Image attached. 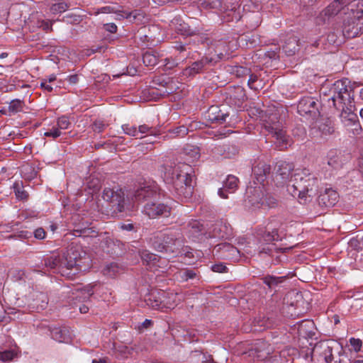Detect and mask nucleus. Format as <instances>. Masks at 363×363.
Returning <instances> with one entry per match:
<instances>
[{"instance_id": "ea45409f", "label": "nucleus", "mask_w": 363, "mask_h": 363, "mask_svg": "<svg viewBox=\"0 0 363 363\" xmlns=\"http://www.w3.org/2000/svg\"><path fill=\"white\" fill-rule=\"evenodd\" d=\"M69 7V5L65 1H60L56 4H54L50 7V11L55 13H60L67 11Z\"/></svg>"}, {"instance_id": "e2e57ef3", "label": "nucleus", "mask_w": 363, "mask_h": 363, "mask_svg": "<svg viewBox=\"0 0 363 363\" xmlns=\"http://www.w3.org/2000/svg\"><path fill=\"white\" fill-rule=\"evenodd\" d=\"M349 245L355 250H359L361 248L360 243L356 238H352L349 242Z\"/></svg>"}, {"instance_id": "ddd939ff", "label": "nucleus", "mask_w": 363, "mask_h": 363, "mask_svg": "<svg viewBox=\"0 0 363 363\" xmlns=\"http://www.w3.org/2000/svg\"><path fill=\"white\" fill-rule=\"evenodd\" d=\"M294 169V164L292 162L279 161L275 167L274 181L277 186H282L286 183L289 178L292 177L291 172Z\"/></svg>"}, {"instance_id": "a878e982", "label": "nucleus", "mask_w": 363, "mask_h": 363, "mask_svg": "<svg viewBox=\"0 0 363 363\" xmlns=\"http://www.w3.org/2000/svg\"><path fill=\"white\" fill-rule=\"evenodd\" d=\"M262 282L271 291H277L278 288L286 280V277L281 276L277 277L271 274H267L261 278Z\"/></svg>"}, {"instance_id": "37998d69", "label": "nucleus", "mask_w": 363, "mask_h": 363, "mask_svg": "<svg viewBox=\"0 0 363 363\" xmlns=\"http://www.w3.org/2000/svg\"><path fill=\"white\" fill-rule=\"evenodd\" d=\"M191 362L192 363H205L206 357L205 355L200 351L196 350L191 353Z\"/></svg>"}, {"instance_id": "4be33fe9", "label": "nucleus", "mask_w": 363, "mask_h": 363, "mask_svg": "<svg viewBox=\"0 0 363 363\" xmlns=\"http://www.w3.org/2000/svg\"><path fill=\"white\" fill-rule=\"evenodd\" d=\"M301 46L303 44L299 38L294 35H290L285 40L282 49L288 56H292L299 50Z\"/></svg>"}, {"instance_id": "b1692460", "label": "nucleus", "mask_w": 363, "mask_h": 363, "mask_svg": "<svg viewBox=\"0 0 363 363\" xmlns=\"http://www.w3.org/2000/svg\"><path fill=\"white\" fill-rule=\"evenodd\" d=\"M238 179L233 175H228L224 181L223 188L218 189V195L223 199H227L226 192L233 193L238 187Z\"/></svg>"}, {"instance_id": "5fc2aeb1", "label": "nucleus", "mask_w": 363, "mask_h": 363, "mask_svg": "<svg viewBox=\"0 0 363 363\" xmlns=\"http://www.w3.org/2000/svg\"><path fill=\"white\" fill-rule=\"evenodd\" d=\"M106 127V124L101 121H96L92 124V130L94 132L101 133L102 132Z\"/></svg>"}, {"instance_id": "1a4fd4ad", "label": "nucleus", "mask_w": 363, "mask_h": 363, "mask_svg": "<svg viewBox=\"0 0 363 363\" xmlns=\"http://www.w3.org/2000/svg\"><path fill=\"white\" fill-rule=\"evenodd\" d=\"M339 201L338 193L331 188H327L320 192L317 198L316 203L311 209V213L316 217L325 213L333 207Z\"/></svg>"}, {"instance_id": "a18cd8bd", "label": "nucleus", "mask_w": 363, "mask_h": 363, "mask_svg": "<svg viewBox=\"0 0 363 363\" xmlns=\"http://www.w3.org/2000/svg\"><path fill=\"white\" fill-rule=\"evenodd\" d=\"M277 200L272 196L269 194H264L262 201L263 208H273L276 206Z\"/></svg>"}, {"instance_id": "774afa93", "label": "nucleus", "mask_w": 363, "mask_h": 363, "mask_svg": "<svg viewBox=\"0 0 363 363\" xmlns=\"http://www.w3.org/2000/svg\"><path fill=\"white\" fill-rule=\"evenodd\" d=\"M67 80L69 84H75L79 82V77L77 74H72L67 77Z\"/></svg>"}, {"instance_id": "7c9ffc66", "label": "nucleus", "mask_w": 363, "mask_h": 363, "mask_svg": "<svg viewBox=\"0 0 363 363\" xmlns=\"http://www.w3.org/2000/svg\"><path fill=\"white\" fill-rule=\"evenodd\" d=\"M49 330L51 337L59 342H65L69 339L68 331L65 328H50Z\"/></svg>"}, {"instance_id": "f257e3e1", "label": "nucleus", "mask_w": 363, "mask_h": 363, "mask_svg": "<svg viewBox=\"0 0 363 363\" xmlns=\"http://www.w3.org/2000/svg\"><path fill=\"white\" fill-rule=\"evenodd\" d=\"M157 188L155 186H144L137 189L131 194V200L129 196H125L122 189L114 186L113 188L105 187L102 191L103 199L111 204L115 213H125L130 211L133 208L134 202H145L143 212L150 218L157 217L167 218L171 214L172 207L168 204L156 202L158 197Z\"/></svg>"}, {"instance_id": "58836bf2", "label": "nucleus", "mask_w": 363, "mask_h": 363, "mask_svg": "<svg viewBox=\"0 0 363 363\" xmlns=\"http://www.w3.org/2000/svg\"><path fill=\"white\" fill-rule=\"evenodd\" d=\"M13 191H14L15 195L18 199H20V200L27 199L28 194L24 190L23 186H22L21 183L20 184L18 182H15L13 184Z\"/></svg>"}, {"instance_id": "aec40b11", "label": "nucleus", "mask_w": 363, "mask_h": 363, "mask_svg": "<svg viewBox=\"0 0 363 363\" xmlns=\"http://www.w3.org/2000/svg\"><path fill=\"white\" fill-rule=\"evenodd\" d=\"M208 55L215 58L216 61L214 63L223 59L228 55L225 42L223 40L211 41Z\"/></svg>"}, {"instance_id": "bb28decb", "label": "nucleus", "mask_w": 363, "mask_h": 363, "mask_svg": "<svg viewBox=\"0 0 363 363\" xmlns=\"http://www.w3.org/2000/svg\"><path fill=\"white\" fill-rule=\"evenodd\" d=\"M250 352L252 354L255 352L258 358H264L266 355L270 354L271 349L269 345L266 341L260 339L256 340Z\"/></svg>"}, {"instance_id": "8fccbe9b", "label": "nucleus", "mask_w": 363, "mask_h": 363, "mask_svg": "<svg viewBox=\"0 0 363 363\" xmlns=\"http://www.w3.org/2000/svg\"><path fill=\"white\" fill-rule=\"evenodd\" d=\"M62 134V132L59 130V128L57 126H53L52 128L48 130L45 133L44 135L45 137H51L54 139L60 137Z\"/></svg>"}, {"instance_id": "79ce46f5", "label": "nucleus", "mask_w": 363, "mask_h": 363, "mask_svg": "<svg viewBox=\"0 0 363 363\" xmlns=\"http://www.w3.org/2000/svg\"><path fill=\"white\" fill-rule=\"evenodd\" d=\"M56 126L59 128L60 131L62 130H67L71 126V122L67 116H62L57 118Z\"/></svg>"}, {"instance_id": "09e8293b", "label": "nucleus", "mask_w": 363, "mask_h": 363, "mask_svg": "<svg viewBox=\"0 0 363 363\" xmlns=\"http://www.w3.org/2000/svg\"><path fill=\"white\" fill-rule=\"evenodd\" d=\"M257 326L263 328V329L270 328L273 327V322L269 318L263 317L262 319L256 320Z\"/></svg>"}, {"instance_id": "473e14b6", "label": "nucleus", "mask_w": 363, "mask_h": 363, "mask_svg": "<svg viewBox=\"0 0 363 363\" xmlns=\"http://www.w3.org/2000/svg\"><path fill=\"white\" fill-rule=\"evenodd\" d=\"M143 61L146 66H155L159 62V55L153 51H147L143 55Z\"/></svg>"}, {"instance_id": "2eb2a0df", "label": "nucleus", "mask_w": 363, "mask_h": 363, "mask_svg": "<svg viewBox=\"0 0 363 363\" xmlns=\"http://www.w3.org/2000/svg\"><path fill=\"white\" fill-rule=\"evenodd\" d=\"M216 61L213 57L204 56L201 60L193 62L190 66L183 71V74L186 77H194V75L202 72L209 66L213 65Z\"/></svg>"}, {"instance_id": "6ab92c4d", "label": "nucleus", "mask_w": 363, "mask_h": 363, "mask_svg": "<svg viewBox=\"0 0 363 363\" xmlns=\"http://www.w3.org/2000/svg\"><path fill=\"white\" fill-rule=\"evenodd\" d=\"M239 6V0H223L220 12L226 14L224 18H230L227 21L239 20V12L237 11Z\"/></svg>"}, {"instance_id": "bf43d9fd", "label": "nucleus", "mask_w": 363, "mask_h": 363, "mask_svg": "<svg viewBox=\"0 0 363 363\" xmlns=\"http://www.w3.org/2000/svg\"><path fill=\"white\" fill-rule=\"evenodd\" d=\"M280 48H275L274 50H267L265 52V56L270 59H277L279 57V52Z\"/></svg>"}, {"instance_id": "49530a36", "label": "nucleus", "mask_w": 363, "mask_h": 363, "mask_svg": "<svg viewBox=\"0 0 363 363\" xmlns=\"http://www.w3.org/2000/svg\"><path fill=\"white\" fill-rule=\"evenodd\" d=\"M16 355V353L11 350L0 352V360L7 362L12 360Z\"/></svg>"}, {"instance_id": "f3484780", "label": "nucleus", "mask_w": 363, "mask_h": 363, "mask_svg": "<svg viewBox=\"0 0 363 363\" xmlns=\"http://www.w3.org/2000/svg\"><path fill=\"white\" fill-rule=\"evenodd\" d=\"M264 193L260 187L250 188L247 191L245 202L255 208H263Z\"/></svg>"}, {"instance_id": "cd10ccee", "label": "nucleus", "mask_w": 363, "mask_h": 363, "mask_svg": "<svg viewBox=\"0 0 363 363\" xmlns=\"http://www.w3.org/2000/svg\"><path fill=\"white\" fill-rule=\"evenodd\" d=\"M160 292L152 291L145 298V301L147 306L154 309H160L162 308L163 303Z\"/></svg>"}, {"instance_id": "69168bd1", "label": "nucleus", "mask_w": 363, "mask_h": 363, "mask_svg": "<svg viewBox=\"0 0 363 363\" xmlns=\"http://www.w3.org/2000/svg\"><path fill=\"white\" fill-rule=\"evenodd\" d=\"M181 28H177L178 31L181 33L182 35H189L190 33L189 32L188 26L186 24H180Z\"/></svg>"}, {"instance_id": "9b49d317", "label": "nucleus", "mask_w": 363, "mask_h": 363, "mask_svg": "<svg viewBox=\"0 0 363 363\" xmlns=\"http://www.w3.org/2000/svg\"><path fill=\"white\" fill-rule=\"evenodd\" d=\"M337 347V344L330 340H323L317 342L311 352V360L316 359L318 361L324 360L326 363H333L334 356L333 350Z\"/></svg>"}, {"instance_id": "a19ab883", "label": "nucleus", "mask_w": 363, "mask_h": 363, "mask_svg": "<svg viewBox=\"0 0 363 363\" xmlns=\"http://www.w3.org/2000/svg\"><path fill=\"white\" fill-rule=\"evenodd\" d=\"M138 134H150L151 135H158L159 130H157L155 128H153L152 126H149L147 124L140 125L138 128Z\"/></svg>"}, {"instance_id": "7ed1b4c3", "label": "nucleus", "mask_w": 363, "mask_h": 363, "mask_svg": "<svg viewBox=\"0 0 363 363\" xmlns=\"http://www.w3.org/2000/svg\"><path fill=\"white\" fill-rule=\"evenodd\" d=\"M354 84L345 78L335 82L329 89L328 106L338 113L344 123H354L358 118L354 113Z\"/></svg>"}, {"instance_id": "72a5a7b5", "label": "nucleus", "mask_w": 363, "mask_h": 363, "mask_svg": "<svg viewBox=\"0 0 363 363\" xmlns=\"http://www.w3.org/2000/svg\"><path fill=\"white\" fill-rule=\"evenodd\" d=\"M188 131V128L184 125L177 127L176 128L170 130L169 133L164 136V140L176 137H184L187 135Z\"/></svg>"}, {"instance_id": "4d7b16f0", "label": "nucleus", "mask_w": 363, "mask_h": 363, "mask_svg": "<svg viewBox=\"0 0 363 363\" xmlns=\"http://www.w3.org/2000/svg\"><path fill=\"white\" fill-rule=\"evenodd\" d=\"M196 38L199 43L206 45L208 48L211 46V41H213L210 38L206 35H198Z\"/></svg>"}, {"instance_id": "de8ad7c7", "label": "nucleus", "mask_w": 363, "mask_h": 363, "mask_svg": "<svg viewBox=\"0 0 363 363\" xmlns=\"http://www.w3.org/2000/svg\"><path fill=\"white\" fill-rule=\"evenodd\" d=\"M31 233L27 230H21L12 235L8 236L9 239H16L19 238L21 240L28 239L31 237Z\"/></svg>"}, {"instance_id": "c756f323", "label": "nucleus", "mask_w": 363, "mask_h": 363, "mask_svg": "<svg viewBox=\"0 0 363 363\" xmlns=\"http://www.w3.org/2000/svg\"><path fill=\"white\" fill-rule=\"evenodd\" d=\"M96 284L94 285H87L84 288H78L76 289L77 296L75 298L79 301L86 302L89 300L90 297L94 294V287L96 286Z\"/></svg>"}, {"instance_id": "4468645a", "label": "nucleus", "mask_w": 363, "mask_h": 363, "mask_svg": "<svg viewBox=\"0 0 363 363\" xmlns=\"http://www.w3.org/2000/svg\"><path fill=\"white\" fill-rule=\"evenodd\" d=\"M184 229L186 235L194 242H200L206 233L203 224L197 220H190Z\"/></svg>"}, {"instance_id": "338daca9", "label": "nucleus", "mask_w": 363, "mask_h": 363, "mask_svg": "<svg viewBox=\"0 0 363 363\" xmlns=\"http://www.w3.org/2000/svg\"><path fill=\"white\" fill-rule=\"evenodd\" d=\"M342 355L340 354V352H339V355L338 357H334V359L333 360V362H334V363H342V360L343 361H347L348 362V360H350V359L347 358V357H342L341 358Z\"/></svg>"}, {"instance_id": "f704fd0d", "label": "nucleus", "mask_w": 363, "mask_h": 363, "mask_svg": "<svg viewBox=\"0 0 363 363\" xmlns=\"http://www.w3.org/2000/svg\"><path fill=\"white\" fill-rule=\"evenodd\" d=\"M313 129H318V130L323 134V135H329L333 133L334 130L333 128L330 125V122L323 123L322 121H318L315 123L314 126L313 127Z\"/></svg>"}, {"instance_id": "864d4df0", "label": "nucleus", "mask_w": 363, "mask_h": 363, "mask_svg": "<svg viewBox=\"0 0 363 363\" xmlns=\"http://www.w3.org/2000/svg\"><path fill=\"white\" fill-rule=\"evenodd\" d=\"M350 343L355 352H359L361 350L362 342L360 339L351 337L350 339Z\"/></svg>"}, {"instance_id": "423d86ee", "label": "nucleus", "mask_w": 363, "mask_h": 363, "mask_svg": "<svg viewBox=\"0 0 363 363\" xmlns=\"http://www.w3.org/2000/svg\"><path fill=\"white\" fill-rule=\"evenodd\" d=\"M149 242L156 251L170 254H179L184 246L182 234L171 230L153 234Z\"/></svg>"}, {"instance_id": "0eeeda50", "label": "nucleus", "mask_w": 363, "mask_h": 363, "mask_svg": "<svg viewBox=\"0 0 363 363\" xmlns=\"http://www.w3.org/2000/svg\"><path fill=\"white\" fill-rule=\"evenodd\" d=\"M264 128L274 138V145L280 150H286L291 145L292 139L286 134L277 114L269 117L264 123Z\"/></svg>"}, {"instance_id": "4c0bfd02", "label": "nucleus", "mask_w": 363, "mask_h": 363, "mask_svg": "<svg viewBox=\"0 0 363 363\" xmlns=\"http://www.w3.org/2000/svg\"><path fill=\"white\" fill-rule=\"evenodd\" d=\"M223 0H205L202 3V7L206 9H216L220 12Z\"/></svg>"}, {"instance_id": "603ef678", "label": "nucleus", "mask_w": 363, "mask_h": 363, "mask_svg": "<svg viewBox=\"0 0 363 363\" xmlns=\"http://www.w3.org/2000/svg\"><path fill=\"white\" fill-rule=\"evenodd\" d=\"M125 18H131L133 20L141 19L144 17V13L141 10H135L131 12L125 13Z\"/></svg>"}, {"instance_id": "f8f14e48", "label": "nucleus", "mask_w": 363, "mask_h": 363, "mask_svg": "<svg viewBox=\"0 0 363 363\" xmlns=\"http://www.w3.org/2000/svg\"><path fill=\"white\" fill-rule=\"evenodd\" d=\"M347 17L344 19L342 33L347 38H353L359 33H363V13L362 16L357 17L356 13L352 14L348 11L345 14Z\"/></svg>"}, {"instance_id": "f03ea898", "label": "nucleus", "mask_w": 363, "mask_h": 363, "mask_svg": "<svg viewBox=\"0 0 363 363\" xmlns=\"http://www.w3.org/2000/svg\"><path fill=\"white\" fill-rule=\"evenodd\" d=\"M89 264L90 259L82 247L78 245H70L62 255L43 257L40 264L35 266L40 269L34 271L52 269L55 273L70 278L79 272L86 271Z\"/></svg>"}, {"instance_id": "6e6552de", "label": "nucleus", "mask_w": 363, "mask_h": 363, "mask_svg": "<svg viewBox=\"0 0 363 363\" xmlns=\"http://www.w3.org/2000/svg\"><path fill=\"white\" fill-rule=\"evenodd\" d=\"M340 11H343L345 14L351 11L352 14L357 17L363 14V0H335L330 3L320 13L321 16L328 18L337 15Z\"/></svg>"}, {"instance_id": "412c9836", "label": "nucleus", "mask_w": 363, "mask_h": 363, "mask_svg": "<svg viewBox=\"0 0 363 363\" xmlns=\"http://www.w3.org/2000/svg\"><path fill=\"white\" fill-rule=\"evenodd\" d=\"M252 173L257 182L262 184L270 174V165L264 161H258L252 168Z\"/></svg>"}, {"instance_id": "9d476101", "label": "nucleus", "mask_w": 363, "mask_h": 363, "mask_svg": "<svg viewBox=\"0 0 363 363\" xmlns=\"http://www.w3.org/2000/svg\"><path fill=\"white\" fill-rule=\"evenodd\" d=\"M320 103L313 97H303L297 105L298 113L311 120H316L320 116Z\"/></svg>"}, {"instance_id": "20e7f679", "label": "nucleus", "mask_w": 363, "mask_h": 363, "mask_svg": "<svg viewBox=\"0 0 363 363\" xmlns=\"http://www.w3.org/2000/svg\"><path fill=\"white\" fill-rule=\"evenodd\" d=\"M180 165H162L160 171L167 183L173 184L177 195L182 199H189L194 194L193 180L190 174L181 169Z\"/></svg>"}, {"instance_id": "13d9d810", "label": "nucleus", "mask_w": 363, "mask_h": 363, "mask_svg": "<svg viewBox=\"0 0 363 363\" xmlns=\"http://www.w3.org/2000/svg\"><path fill=\"white\" fill-rule=\"evenodd\" d=\"M212 271L218 273H223L227 272V267L222 263L215 264L211 267Z\"/></svg>"}, {"instance_id": "c03bdc74", "label": "nucleus", "mask_w": 363, "mask_h": 363, "mask_svg": "<svg viewBox=\"0 0 363 363\" xmlns=\"http://www.w3.org/2000/svg\"><path fill=\"white\" fill-rule=\"evenodd\" d=\"M122 129L123 132L132 137H138V128L135 125H131L130 124H124L122 125Z\"/></svg>"}, {"instance_id": "a211bd4d", "label": "nucleus", "mask_w": 363, "mask_h": 363, "mask_svg": "<svg viewBox=\"0 0 363 363\" xmlns=\"http://www.w3.org/2000/svg\"><path fill=\"white\" fill-rule=\"evenodd\" d=\"M228 116L229 113L218 106H211L206 113V119L211 123L216 124H223Z\"/></svg>"}, {"instance_id": "e433bc0d", "label": "nucleus", "mask_w": 363, "mask_h": 363, "mask_svg": "<svg viewBox=\"0 0 363 363\" xmlns=\"http://www.w3.org/2000/svg\"><path fill=\"white\" fill-rule=\"evenodd\" d=\"M23 101L20 99H14L12 100L9 105L8 111L9 112V116L11 114H15L18 112L23 111Z\"/></svg>"}, {"instance_id": "680f3d73", "label": "nucleus", "mask_w": 363, "mask_h": 363, "mask_svg": "<svg viewBox=\"0 0 363 363\" xmlns=\"http://www.w3.org/2000/svg\"><path fill=\"white\" fill-rule=\"evenodd\" d=\"M104 28L106 31H108L111 33H115L117 31V26L113 23H106L104 25Z\"/></svg>"}, {"instance_id": "c9c22d12", "label": "nucleus", "mask_w": 363, "mask_h": 363, "mask_svg": "<svg viewBox=\"0 0 363 363\" xmlns=\"http://www.w3.org/2000/svg\"><path fill=\"white\" fill-rule=\"evenodd\" d=\"M121 271V268L118 265V264L112 262L109 264H107L102 270V273L104 275L108 277H114L117 274H118Z\"/></svg>"}, {"instance_id": "6e6d98bb", "label": "nucleus", "mask_w": 363, "mask_h": 363, "mask_svg": "<svg viewBox=\"0 0 363 363\" xmlns=\"http://www.w3.org/2000/svg\"><path fill=\"white\" fill-rule=\"evenodd\" d=\"M38 299L41 301V303L37 306V308L41 309V310L45 309L47 307L48 303V296L43 294H40L39 295V298Z\"/></svg>"}, {"instance_id": "39448f33", "label": "nucleus", "mask_w": 363, "mask_h": 363, "mask_svg": "<svg viewBox=\"0 0 363 363\" xmlns=\"http://www.w3.org/2000/svg\"><path fill=\"white\" fill-rule=\"evenodd\" d=\"M287 186V191L294 197L298 196L299 199H306L307 196H311L318 188V179L313 173H311L308 169H296L291 179L289 180Z\"/></svg>"}, {"instance_id": "3c124183", "label": "nucleus", "mask_w": 363, "mask_h": 363, "mask_svg": "<svg viewBox=\"0 0 363 363\" xmlns=\"http://www.w3.org/2000/svg\"><path fill=\"white\" fill-rule=\"evenodd\" d=\"M196 277V273L192 269H186L180 274V277L184 281L194 279Z\"/></svg>"}, {"instance_id": "2f4dec72", "label": "nucleus", "mask_w": 363, "mask_h": 363, "mask_svg": "<svg viewBox=\"0 0 363 363\" xmlns=\"http://www.w3.org/2000/svg\"><path fill=\"white\" fill-rule=\"evenodd\" d=\"M140 256L143 264H145L150 267L155 266L156 263L159 261L160 259L157 255L152 253L147 250L140 251Z\"/></svg>"}, {"instance_id": "0e129e2a", "label": "nucleus", "mask_w": 363, "mask_h": 363, "mask_svg": "<svg viewBox=\"0 0 363 363\" xmlns=\"http://www.w3.org/2000/svg\"><path fill=\"white\" fill-rule=\"evenodd\" d=\"M47 83V79H43L40 82V86L48 92H51L52 91V87Z\"/></svg>"}, {"instance_id": "dca6fc26", "label": "nucleus", "mask_w": 363, "mask_h": 363, "mask_svg": "<svg viewBox=\"0 0 363 363\" xmlns=\"http://www.w3.org/2000/svg\"><path fill=\"white\" fill-rule=\"evenodd\" d=\"M291 250L289 248H279L275 244H269L264 246L259 250V254H266L272 258V262L274 264H279L282 262L283 258L286 259V256L283 255L284 252Z\"/></svg>"}, {"instance_id": "c85d7f7f", "label": "nucleus", "mask_w": 363, "mask_h": 363, "mask_svg": "<svg viewBox=\"0 0 363 363\" xmlns=\"http://www.w3.org/2000/svg\"><path fill=\"white\" fill-rule=\"evenodd\" d=\"M214 250H216V252H220L221 256L224 257L235 256L239 252L236 247L227 242L217 245L215 246Z\"/></svg>"}, {"instance_id": "052dcab7", "label": "nucleus", "mask_w": 363, "mask_h": 363, "mask_svg": "<svg viewBox=\"0 0 363 363\" xmlns=\"http://www.w3.org/2000/svg\"><path fill=\"white\" fill-rule=\"evenodd\" d=\"M34 237L36 239L43 240L45 238L46 232L43 228H38L34 231Z\"/></svg>"}, {"instance_id": "393cba45", "label": "nucleus", "mask_w": 363, "mask_h": 363, "mask_svg": "<svg viewBox=\"0 0 363 363\" xmlns=\"http://www.w3.org/2000/svg\"><path fill=\"white\" fill-rule=\"evenodd\" d=\"M297 330L299 336L303 337H313L315 335L314 323L310 320H303L298 322L296 325Z\"/></svg>"}, {"instance_id": "5701e85b", "label": "nucleus", "mask_w": 363, "mask_h": 363, "mask_svg": "<svg viewBox=\"0 0 363 363\" xmlns=\"http://www.w3.org/2000/svg\"><path fill=\"white\" fill-rule=\"evenodd\" d=\"M279 240H281V237L278 233L277 229L268 224L266 227V230L259 238V242L262 244L259 249L264 246H267L269 244H273V241Z\"/></svg>"}]
</instances>
